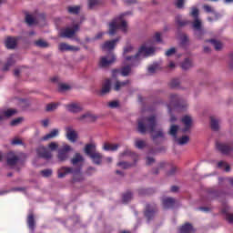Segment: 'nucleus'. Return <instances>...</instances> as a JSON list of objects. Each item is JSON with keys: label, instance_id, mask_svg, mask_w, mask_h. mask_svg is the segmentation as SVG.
Masks as SVG:
<instances>
[{"label": "nucleus", "instance_id": "f257e3e1", "mask_svg": "<svg viewBox=\"0 0 233 233\" xmlns=\"http://www.w3.org/2000/svg\"><path fill=\"white\" fill-rule=\"evenodd\" d=\"M157 127V117L152 115L139 119L137 122V130L139 132V134H147V132H148V134L151 136L153 143L157 145V139H159V137L161 139H165V133H163V129H158L156 131Z\"/></svg>", "mask_w": 233, "mask_h": 233}, {"label": "nucleus", "instance_id": "f03ea898", "mask_svg": "<svg viewBox=\"0 0 233 233\" xmlns=\"http://www.w3.org/2000/svg\"><path fill=\"white\" fill-rule=\"evenodd\" d=\"M128 14L130 13H125L124 15H120L112 19V21L109 23V35H116L117 30H121L122 32L127 34V32L128 31V25L127 24V21L123 20V17H125V15H128Z\"/></svg>", "mask_w": 233, "mask_h": 233}, {"label": "nucleus", "instance_id": "7ed1b4c3", "mask_svg": "<svg viewBox=\"0 0 233 233\" xmlns=\"http://www.w3.org/2000/svg\"><path fill=\"white\" fill-rule=\"evenodd\" d=\"M57 174L59 179L66 177L68 174H72L73 183H81V181H85V177H83V174H81V167H62L57 170Z\"/></svg>", "mask_w": 233, "mask_h": 233}, {"label": "nucleus", "instance_id": "20e7f679", "mask_svg": "<svg viewBox=\"0 0 233 233\" xmlns=\"http://www.w3.org/2000/svg\"><path fill=\"white\" fill-rule=\"evenodd\" d=\"M154 52H156V49L154 47H147V46H142L139 47L136 55L128 56L127 59H134L135 62L133 66H139V64L141 63V56L148 57L149 56H152Z\"/></svg>", "mask_w": 233, "mask_h": 233}, {"label": "nucleus", "instance_id": "39448f33", "mask_svg": "<svg viewBox=\"0 0 233 233\" xmlns=\"http://www.w3.org/2000/svg\"><path fill=\"white\" fill-rule=\"evenodd\" d=\"M169 105H167L169 112H172V106L177 110H187V101H185V99H183V97L180 96L172 94L169 96Z\"/></svg>", "mask_w": 233, "mask_h": 233}, {"label": "nucleus", "instance_id": "423d86ee", "mask_svg": "<svg viewBox=\"0 0 233 233\" xmlns=\"http://www.w3.org/2000/svg\"><path fill=\"white\" fill-rule=\"evenodd\" d=\"M158 212L159 208L157 207V204L154 202L147 203L144 208V217L146 218L147 223H150V221H154Z\"/></svg>", "mask_w": 233, "mask_h": 233}, {"label": "nucleus", "instance_id": "0eeeda50", "mask_svg": "<svg viewBox=\"0 0 233 233\" xmlns=\"http://www.w3.org/2000/svg\"><path fill=\"white\" fill-rule=\"evenodd\" d=\"M128 57L130 56H125V61L129 62L130 64L123 66L121 69H113V76H116V74H118V72H120L123 77H127V76H130V73L132 72V68H136V66H134V63H135L134 58L128 59Z\"/></svg>", "mask_w": 233, "mask_h": 233}, {"label": "nucleus", "instance_id": "6e6552de", "mask_svg": "<svg viewBox=\"0 0 233 233\" xmlns=\"http://www.w3.org/2000/svg\"><path fill=\"white\" fill-rule=\"evenodd\" d=\"M71 165L73 167H76V168H80V174L81 170L83 169V163H85V157L81 155V153H75L74 157L70 160Z\"/></svg>", "mask_w": 233, "mask_h": 233}, {"label": "nucleus", "instance_id": "1a4fd4ad", "mask_svg": "<svg viewBox=\"0 0 233 233\" xmlns=\"http://www.w3.org/2000/svg\"><path fill=\"white\" fill-rule=\"evenodd\" d=\"M216 147L218 152H221L224 156H228L233 151L232 144H225L221 142H217Z\"/></svg>", "mask_w": 233, "mask_h": 233}, {"label": "nucleus", "instance_id": "9d476101", "mask_svg": "<svg viewBox=\"0 0 233 233\" xmlns=\"http://www.w3.org/2000/svg\"><path fill=\"white\" fill-rule=\"evenodd\" d=\"M19 39H23V37L18 36V37H13V36H7L5 40V46L7 48V50H15L17 46V41Z\"/></svg>", "mask_w": 233, "mask_h": 233}, {"label": "nucleus", "instance_id": "9b49d317", "mask_svg": "<svg viewBox=\"0 0 233 233\" xmlns=\"http://www.w3.org/2000/svg\"><path fill=\"white\" fill-rule=\"evenodd\" d=\"M115 61H116V56L114 55H111L108 56H103L100 58L98 66L100 68H106L110 66V65H112V63H114Z\"/></svg>", "mask_w": 233, "mask_h": 233}, {"label": "nucleus", "instance_id": "f8f14e48", "mask_svg": "<svg viewBox=\"0 0 233 233\" xmlns=\"http://www.w3.org/2000/svg\"><path fill=\"white\" fill-rule=\"evenodd\" d=\"M79 30V25H75L73 28L66 27L64 29L61 34L60 37H67L68 39L74 37L76 35V32Z\"/></svg>", "mask_w": 233, "mask_h": 233}, {"label": "nucleus", "instance_id": "ddd939ff", "mask_svg": "<svg viewBox=\"0 0 233 233\" xmlns=\"http://www.w3.org/2000/svg\"><path fill=\"white\" fill-rule=\"evenodd\" d=\"M72 150V147L68 145H65L62 148L58 150V160L63 162L68 159V153Z\"/></svg>", "mask_w": 233, "mask_h": 233}, {"label": "nucleus", "instance_id": "4468645a", "mask_svg": "<svg viewBox=\"0 0 233 233\" xmlns=\"http://www.w3.org/2000/svg\"><path fill=\"white\" fill-rule=\"evenodd\" d=\"M36 154L38 157H41L42 159H52V153L43 146L36 148Z\"/></svg>", "mask_w": 233, "mask_h": 233}, {"label": "nucleus", "instance_id": "2eb2a0df", "mask_svg": "<svg viewBox=\"0 0 233 233\" xmlns=\"http://www.w3.org/2000/svg\"><path fill=\"white\" fill-rule=\"evenodd\" d=\"M66 138L71 141V143H76L77 141V132L74 130V127H66Z\"/></svg>", "mask_w": 233, "mask_h": 233}, {"label": "nucleus", "instance_id": "dca6fc26", "mask_svg": "<svg viewBox=\"0 0 233 233\" xmlns=\"http://www.w3.org/2000/svg\"><path fill=\"white\" fill-rule=\"evenodd\" d=\"M181 121L185 126V127L181 129V132H183V134H187V132H190V128H192V117L188 116H185L181 119Z\"/></svg>", "mask_w": 233, "mask_h": 233}, {"label": "nucleus", "instance_id": "f3484780", "mask_svg": "<svg viewBox=\"0 0 233 233\" xmlns=\"http://www.w3.org/2000/svg\"><path fill=\"white\" fill-rule=\"evenodd\" d=\"M162 206L166 210L174 208V207H176V198L170 197L163 198Z\"/></svg>", "mask_w": 233, "mask_h": 233}, {"label": "nucleus", "instance_id": "a211bd4d", "mask_svg": "<svg viewBox=\"0 0 233 233\" xmlns=\"http://www.w3.org/2000/svg\"><path fill=\"white\" fill-rule=\"evenodd\" d=\"M67 112L71 114H79V112H83V106L77 103H72L66 106Z\"/></svg>", "mask_w": 233, "mask_h": 233}, {"label": "nucleus", "instance_id": "6ab92c4d", "mask_svg": "<svg viewBox=\"0 0 233 233\" xmlns=\"http://www.w3.org/2000/svg\"><path fill=\"white\" fill-rule=\"evenodd\" d=\"M58 50H60V52H79L80 48L77 46H68L66 43H60L58 46Z\"/></svg>", "mask_w": 233, "mask_h": 233}, {"label": "nucleus", "instance_id": "aec40b11", "mask_svg": "<svg viewBox=\"0 0 233 233\" xmlns=\"http://www.w3.org/2000/svg\"><path fill=\"white\" fill-rule=\"evenodd\" d=\"M117 43H119V37L110 41H106L103 44L102 50H114Z\"/></svg>", "mask_w": 233, "mask_h": 233}, {"label": "nucleus", "instance_id": "412c9836", "mask_svg": "<svg viewBox=\"0 0 233 233\" xmlns=\"http://www.w3.org/2000/svg\"><path fill=\"white\" fill-rule=\"evenodd\" d=\"M225 193L222 190L211 187L208 189V196L210 199H214L216 198H221Z\"/></svg>", "mask_w": 233, "mask_h": 233}, {"label": "nucleus", "instance_id": "4be33fe9", "mask_svg": "<svg viewBox=\"0 0 233 233\" xmlns=\"http://www.w3.org/2000/svg\"><path fill=\"white\" fill-rule=\"evenodd\" d=\"M111 88H112V80H110V78H106L102 85V89L100 91L101 96L109 94Z\"/></svg>", "mask_w": 233, "mask_h": 233}, {"label": "nucleus", "instance_id": "5701e85b", "mask_svg": "<svg viewBox=\"0 0 233 233\" xmlns=\"http://www.w3.org/2000/svg\"><path fill=\"white\" fill-rule=\"evenodd\" d=\"M179 232L180 233H195L196 228H194V226H192L190 222H187L179 228Z\"/></svg>", "mask_w": 233, "mask_h": 233}, {"label": "nucleus", "instance_id": "b1692460", "mask_svg": "<svg viewBox=\"0 0 233 233\" xmlns=\"http://www.w3.org/2000/svg\"><path fill=\"white\" fill-rule=\"evenodd\" d=\"M27 227L31 232H35V217L34 214L31 212L29 213L27 217Z\"/></svg>", "mask_w": 233, "mask_h": 233}, {"label": "nucleus", "instance_id": "393cba45", "mask_svg": "<svg viewBox=\"0 0 233 233\" xmlns=\"http://www.w3.org/2000/svg\"><path fill=\"white\" fill-rule=\"evenodd\" d=\"M84 152L86 156H88V157L93 156V154H95L96 152V144H86L85 146Z\"/></svg>", "mask_w": 233, "mask_h": 233}, {"label": "nucleus", "instance_id": "a878e982", "mask_svg": "<svg viewBox=\"0 0 233 233\" xmlns=\"http://www.w3.org/2000/svg\"><path fill=\"white\" fill-rule=\"evenodd\" d=\"M59 136V129L55 128L50 131V133L46 134L43 137V141H48V139H54V137H57Z\"/></svg>", "mask_w": 233, "mask_h": 233}, {"label": "nucleus", "instance_id": "bb28decb", "mask_svg": "<svg viewBox=\"0 0 233 233\" xmlns=\"http://www.w3.org/2000/svg\"><path fill=\"white\" fill-rule=\"evenodd\" d=\"M85 119H86L87 123H92V121H96V119H97V116L90 113H86L78 117V121H83Z\"/></svg>", "mask_w": 233, "mask_h": 233}, {"label": "nucleus", "instance_id": "cd10ccee", "mask_svg": "<svg viewBox=\"0 0 233 233\" xmlns=\"http://www.w3.org/2000/svg\"><path fill=\"white\" fill-rule=\"evenodd\" d=\"M156 192L154 188H138V196H152Z\"/></svg>", "mask_w": 233, "mask_h": 233}, {"label": "nucleus", "instance_id": "c85d7f7f", "mask_svg": "<svg viewBox=\"0 0 233 233\" xmlns=\"http://www.w3.org/2000/svg\"><path fill=\"white\" fill-rule=\"evenodd\" d=\"M127 85H130V80H126L124 82L116 81L115 83L114 90H116V92H119V90H121V88L127 86Z\"/></svg>", "mask_w": 233, "mask_h": 233}, {"label": "nucleus", "instance_id": "c756f323", "mask_svg": "<svg viewBox=\"0 0 233 233\" xmlns=\"http://www.w3.org/2000/svg\"><path fill=\"white\" fill-rule=\"evenodd\" d=\"M34 45L37 48H48V46H50V44H48V42L45 41L44 39H38L35 41Z\"/></svg>", "mask_w": 233, "mask_h": 233}, {"label": "nucleus", "instance_id": "7c9ffc66", "mask_svg": "<svg viewBox=\"0 0 233 233\" xmlns=\"http://www.w3.org/2000/svg\"><path fill=\"white\" fill-rule=\"evenodd\" d=\"M89 157L92 159L95 165H99L103 159V156H101L97 151Z\"/></svg>", "mask_w": 233, "mask_h": 233}, {"label": "nucleus", "instance_id": "2f4dec72", "mask_svg": "<svg viewBox=\"0 0 233 233\" xmlns=\"http://www.w3.org/2000/svg\"><path fill=\"white\" fill-rule=\"evenodd\" d=\"M210 127L214 132H218V130H219V121L214 118V116L210 117Z\"/></svg>", "mask_w": 233, "mask_h": 233}, {"label": "nucleus", "instance_id": "473e14b6", "mask_svg": "<svg viewBox=\"0 0 233 233\" xmlns=\"http://www.w3.org/2000/svg\"><path fill=\"white\" fill-rule=\"evenodd\" d=\"M2 111V114H4V116L5 119H8L9 117H12L13 116H15V113L17 112L15 109H0Z\"/></svg>", "mask_w": 233, "mask_h": 233}, {"label": "nucleus", "instance_id": "72a5a7b5", "mask_svg": "<svg viewBox=\"0 0 233 233\" xmlns=\"http://www.w3.org/2000/svg\"><path fill=\"white\" fill-rule=\"evenodd\" d=\"M134 163H128V162H119L117 165L118 167H121L122 168H124L125 170H127V168H132V167H136V163H137V159L135 158Z\"/></svg>", "mask_w": 233, "mask_h": 233}, {"label": "nucleus", "instance_id": "f704fd0d", "mask_svg": "<svg viewBox=\"0 0 233 233\" xmlns=\"http://www.w3.org/2000/svg\"><path fill=\"white\" fill-rule=\"evenodd\" d=\"M20 158L17 156H13L11 157L7 158V165L8 167H15V165H17V163H19Z\"/></svg>", "mask_w": 233, "mask_h": 233}, {"label": "nucleus", "instance_id": "c9c22d12", "mask_svg": "<svg viewBox=\"0 0 233 233\" xmlns=\"http://www.w3.org/2000/svg\"><path fill=\"white\" fill-rule=\"evenodd\" d=\"M166 165H167V163H165V162L158 163L157 167L152 168L151 173L154 176H157L159 174V170H163V168H165Z\"/></svg>", "mask_w": 233, "mask_h": 233}, {"label": "nucleus", "instance_id": "e433bc0d", "mask_svg": "<svg viewBox=\"0 0 233 233\" xmlns=\"http://www.w3.org/2000/svg\"><path fill=\"white\" fill-rule=\"evenodd\" d=\"M207 43H211L212 46H214L215 50L219 51L221 48H223V44L221 42L216 40V39H210L207 40Z\"/></svg>", "mask_w": 233, "mask_h": 233}, {"label": "nucleus", "instance_id": "4c0bfd02", "mask_svg": "<svg viewBox=\"0 0 233 233\" xmlns=\"http://www.w3.org/2000/svg\"><path fill=\"white\" fill-rule=\"evenodd\" d=\"M67 11L72 15H78L79 12H81V6L79 5L69 6L67 7Z\"/></svg>", "mask_w": 233, "mask_h": 233}, {"label": "nucleus", "instance_id": "58836bf2", "mask_svg": "<svg viewBox=\"0 0 233 233\" xmlns=\"http://www.w3.org/2000/svg\"><path fill=\"white\" fill-rule=\"evenodd\" d=\"M117 148H119V145H117V144L111 145L106 142L104 144V150L116 152V150H117Z\"/></svg>", "mask_w": 233, "mask_h": 233}, {"label": "nucleus", "instance_id": "ea45409f", "mask_svg": "<svg viewBox=\"0 0 233 233\" xmlns=\"http://www.w3.org/2000/svg\"><path fill=\"white\" fill-rule=\"evenodd\" d=\"M177 130H179V126L172 125L169 129V135L177 139Z\"/></svg>", "mask_w": 233, "mask_h": 233}, {"label": "nucleus", "instance_id": "a19ab883", "mask_svg": "<svg viewBox=\"0 0 233 233\" xmlns=\"http://www.w3.org/2000/svg\"><path fill=\"white\" fill-rule=\"evenodd\" d=\"M181 68L182 70H189V68H192V61H190L188 58H186L181 63Z\"/></svg>", "mask_w": 233, "mask_h": 233}, {"label": "nucleus", "instance_id": "79ce46f5", "mask_svg": "<svg viewBox=\"0 0 233 233\" xmlns=\"http://www.w3.org/2000/svg\"><path fill=\"white\" fill-rule=\"evenodd\" d=\"M133 194L130 191H127L122 196V201L123 203H128L129 201H132Z\"/></svg>", "mask_w": 233, "mask_h": 233}, {"label": "nucleus", "instance_id": "37998d69", "mask_svg": "<svg viewBox=\"0 0 233 233\" xmlns=\"http://www.w3.org/2000/svg\"><path fill=\"white\" fill-rule=\"evenodd\" d=\"M177 144L180 146L187 145V143H188V141H190V137L183 136L182 137L177 138Z\"/></svg>", "mask_w": 233, "mask_h": 233}, {"label": "nucleus", "instance_id": "c03bdc74", "mask_svg": "<svg viewBox=\"0 0 233 233\" xmlns=\"http://www.w3.org/2000/svg\"><path fill=\"white\" fill-rule=\"evenodd\" d=\"M158 69H159V65L158 64H153V65L148 66L147 72H148V74H150V76H152L153 74H156V71H157Z\"/></svg>", "mask_w": 233, "mask_h": 233}, {"label": "nucleus", "instance_id": "a18cd8bd", "mask_svg": "<svg viewBox=\"0 0 233 233\" xmlns=\"http://www.w3.org/2000/svg\"><path fill=\"white\" fill-rule=\"evenodd\" d=\"M193 28L197 30V32H201V20L198 18H195L193 22Z\"/></svg>", "mask_w": 233, "mask_h": 233}, {"label": "nucleus", "instance_id": "49530a36", "mask_svg": "<svg viewBox=\"0 0 233 233\" xmlns=\"http://www.w3.org/2000/svg\"><path fill=\"white\" fill-rule=\"evenodd\" d=\"M133 51H134V47L132 46H127L126 47H124V51H123L124 59L125 57L129 56H127V54H131V52Z\"/></svg>", "mask_w": 233, "mask_h": 233}, {"label": "nucleus", "instance_id": "de8ad7c7", "mask_svg": "<svg viewBox=\"0 0 233 233\" xmlns=\"http://www.w3.org/2000/svg\"><path fill=\"white\" fill-rule=\"evenodd\" d=\"M179 85H180V82H179V79L177 78L172 79L169 83L170 88H179Z\"/></svg>", "mask_w": 233, "mask_h": 233}, {"label": "nucleus", "instance_id": "09e8293b", "mask_svg": "<svg viewBox=\"0 0 233 233\" xmlns=\"http://www.w3.org/2000/svg\"><path fill=\"white\" fill-rule=\"evenodd\" d=\"M58 105L56 103H50L46 105V112H54L57 108Z\"/></svg>", "mask_w": 233, "mask_h": 233}, {"label": "nucleus", "instance_id": "8fccbe9b", "mask_svg": "<svg viewBox=\"0 0 233 233\" xmlns=\"http://www.w3.org/2000/svg\"><path fill=\"white\" fill-rule=\"evenodd\" d=\"M40 174L43 177H50L53 174L52 169L47 168V169H44L42 171H40Z\"/></svg>", "mask_w": 233, "mask_h": 233}, {"label": "nucleus", "instance_id": "3c124183", "mask_svg": "<svg viewBox=\"0 0 233 233\" xmlns=\"http://www.w3.org/2000/svg\"><path fill=\"white\" fill-rule=\"evenodd\" d=\"M25 23H27V25H29V26H32V25H34V23H35V18H34V16H32V15H25Z\"/></svg>", "mask_w": 233, "mask_h": 233}, {"label": "nucleus", "instance_id": "603ef678", "mask_svg": "<svg viewBox=\"0 0 233 233\" xmlns=\"http://www.w3.org/2000/svg\"><path fill=\"white\" fill-rule=\"evenodd\" d=\"M177 167L175 166H172L170 170L167 171L166 176H167V177H172V176L177 174Z\"/></svg>", "mask_w": 233, "mask_h": 233}, {"label": "nucleus", "instance_id": "864d4df0", "mask_svg": "<svg viewBox=\"0 0 233 233\" xmlns=\"http://www.w3.org/2000/svg\"><path fill=\"white\" fill-rule=\"evenodd\" d=\"M175 6L178 8V10H183V8H185V0H176Z\"/></svg>", "mask_w": 233, "mask_h": 233}, {"label": "nucleus", "instance_id": "5fc2aeb1", "mask_svg": "<svg viewBox=\"0 0 233 233\" xmlns=\"http://www.w3.org/2000/svg\"><path fill=\"white\" fill-rule=\"evenodd\" d=\"M135 146L137 147V148H139V150H142V148H145L147 147V143H145V141L143 140H137L135 142Z\"/></svg>", "mask_w": 233, "mask_h": 233}, {"label": "nucleus", "instance_id": "6e6d98bb", "mask_svg": "<svg viewBox=\"0 0 233 233\" xmlns=\"http://www.w3.org/2000/svg\"><path fill=\"white\" fill-rule=\"evenodd\" d=\"M70 86L66 84H59L58 92H66V90H70Z\"/></svg>", "mask_w": 233, "mask_h": 233}, {"label": "nucleus", "instance_id": "4d7b16f0", "mask_svg": "<svg viewBox=\"0 0 233 233\" xmlns=\"http://www.w3.org/2000/svg\"><path fill=\"white\" fill-rule=\"evenodd\" d=\"M203 9L207 14H215L216 11H214V8L208 5H204Z\"/></svg>", "mask_w": 233, "mask_h": 233}, {"label": "nucleus", "instance_id": "13d9d810", "mask_svg": "<svg viewBox=\"0 0 233 233\" xmlns=\"http://www.w3.org/2000/svg\"><path fill=\"white\" fill-rule=\"evenodd\" d=\"M99 5V0H89L88 1V8L89 10H92L95 6H97Z\"/></svg>", "mask_w": 233, "mask_h": 233}, {"label": "nucleus", "instance_id": "bf43d9fd", "mask_svg": "<svg viewBox=\"0 0 233 233\" xmlns=\"http://www.w3.org/2000/svg\"><path fill=\"white\" fill-rule=\"evenodd\" d=\"M23 121L22 117L15 118L10 122L11 127H17Z\"/></svg>", "mask_w": 233, "mask_h": 233}, {"label": "nucleus", "instance_id": "052dcab7", "mask_svg": "<svg viewBox=\"0 0 233 233\" xmlns=\"http://www.w3.org/2000/svg\"><path fill=\"white\" fill-rule=\"evenodd\" d=\"M95 172H96V167H89L86 170V176H92L93 174H95Z\"/></svg>", "mask_w": 233, "mask_h": 233}, {"label": "nucleus", "instance_id": "680f3d73", "mask_svg": "<svg viewBox=\"0 0 233 233\" xmlns=\"http://www.w3.org/2000/svg\"><path fill=\"white\" fill-rule=\"evenodd\" d=\"M174 54H176V48L175 47H171L170 49L166 51L167 57H170V56H174Z\"/></svg>", "mask_w": 233, "mask_h": 233}, {"label": "nucleus", "instance_id": "e2e57ef3", "mask_svg": "<svg viewBox=\"0 0 233 233\" xmlns=\"http://www.w3.org/2000/svg\"><path fill=\"white\" fill-rule=\"evenodd\" d=\"M191 15H193L195 19H198V17H199V10L197 7H194L192 9Z\"/></svg>", "mask_w": 233, "mask_h": 233}, {"label": "nucleus", "instance_id": "0e129e2a", "mask_svg": "<svg viewBox=\"0 0 233 233\" xmlns=\"http://www.w3.org/2000/svg\"><path fill=\"white\" fill-rule=\"evenodd\" d=\"M109 108H117L119 106V102L118 101H111L108 104Z\"/></svg>", "mask_w": 233, "mask_h": 233}, {"label": "nucleus", "instance_id": "69168bd1", "mask_svg": "<svg viewBox=\"0 0 233 233\" xmlns=\"http://www.w3.org/2000/svg\"><path fill=\"white\" fill-rule=\"evenodd\" d=\"M48 147L50 148V150L54 151L56 148H59V145L56 142H51L48 146Z\"/></svg>", "mask_w": 233, "mask_h": 233}, {"label": "nucleus", "instance_id": "338daca9", "mask_svg": "<svg viewBox=\"0 0 233 233\" xmlns=\"http://www.w3.org/2000/svg\"><path fill=\"white\" fill-rule=\"evenodd\" d=\"M155 41H157V43H163V39L161 38V33L155 34Z\"/></svg>", "mask_w": 233, "mask_h": 233}, {"label": "nucleus", "instance_id": "774afa93", "mask_svg": "<svg viewBox=\"0 0 233 233\" xmlns=\"http://www.w3.org/2000/svg\"><path fill=\"white\" fill-rule=\"evenodd\" d=\"M12 145H23V140L19 138H15L11 142Z\"/></svg>", "mask_w": 233, "mask_h": 233}]
</instances>
